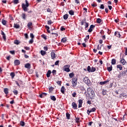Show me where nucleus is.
I'll list each match as a JSON object with an SVG mask.
<instances>
[{"label": "nucleus", "instance_id": "nucleus-1", "mask_svg": "<svg viewBox=\"0 0 127 127\" xmlns=\"http://www.w3.org/2000/svg\"><path fill=\"white\" fill-rule=\"evenodd\" d=\"M87 93L88 96L90 97V99H94L95 92L94 91V89H93L91 87L87 88Z\"/></svg>", "mask_w": 127, "mask_h": 127}, {"label": "nucleus", "instance_id": "nucleus-2", "mask_svg": "<svg viewBox=\"0 0 127 127\" xmlns=\"http://www.w3.org/2000/svg\"><path fill=\"white\" fill-rule=\"evenodd\" d=\"M26 4L23 3L22 4V8L23 9L24 11H27L28 6H29V3H28V1L27 0H25Z\"/></svg>", "mask_w": 127, "mask_h": 127}, {"label": "nucleus", "instance_id": "nucleus-3", "mask_svg": "<svg viewBox=\"0 0 127 127\" xmlns=\"http://www.w3.org/2000/svg\"><path fill=\"white\" fill-rule=\"evenodd\" d=\"M83 82H84V83H85V84H86L88 87H90V86L92 85V82L87 77H85L83 78Z\"/></svg>", "mask_w": 127, "mask_h": 127}, {"label": "nucleus", "instance_id": "nucleus-4", "mask_svg": "<svg viewBox=\"0 0 127 127\" xmlns=\"http://www.w3.org/2000/svg\"><path fill=\"white\" fill-rule=\"evenodd\" d=\"M87 71L89 73H91V72L93 73V72H95V71H96V68L92 67L91 69V66H90V65H88L87 66Z\"/></svg>", "mask_w": 127, "mask_h": 127}, {"label": "nucleus", "instance_id": "nucleus-5", "mask_svg": "<svg viewBox=\"0 0 127 127\" xmlns=\"http://www.w3.org/2000/svg\"><path fill=\"white\" fill-rule=\"evenodd\" d=\"M70 65L66 64L64 66V70L65 72H70Z\"/></svg>", "mask_w": 127, "mask_h": 127}, {"label": "nucleus", "instance_id": "nucleus-6", "mask_svg": "<svg viewBox=\"0 0 127 127\" xmlns=\"http://www.w3.org/2000/svg\"><path fill=\"white\" fill-rule=\"evenodd\" d=\"M72 86L76 87L77 86V78H73L72 80Z\"/></svg>", "mask_w": 127, "mask_h": 127}, {"label": "nucleus", "instance_id": "nucleus-7", "mask_svg": "<svg viewBox=\"0 0 127 127\" xmlns=\"http://www.w3.org/2000/svg\"><path fill=\"white\" fill-rule=\"evenodd\" d=\"M94 112H96V108H93L91 109H90V110H87V114L89 115L90 113H93Z\"/></svg>", "mask_w": 127, "mask_h": 127}, {"label": "nucleus", "instance_id": "nucleus-8", "mask_svg": "<svg viewBox=\"0 0 127 127\" xmlns=\"http://www.w3.org/2000/svg\"><path fill=\"white\" fill-rule=\"evenodd\" d=\"M51 56L52 57V59H56V54H55V53H54V51H53V52L51 53Z\"/></svg>", "mask_w": 127, "mask_h": 127}, {"label": "nucleus", "instance_id": "nucleus-9", "mask_svg": "<svg viewBox=\"0 0 127 127\" xmlns=\"http://www.w3.org/2000/svg\"><path fill=\"white\" fill-rule=\"evenodd\" d=\"M95 28V25H91L90 26V28L88 30V32L91 33L92 31H93V29Z\"/></svg>", "mask_w": 127, "mask_h": 127}, {"label": "nucleus", "instance_id": "nucleus-10", "mask_svg": "<svg viewBox=\"0 0 127 127\" xmlns=\"http://www.w3.org/2000/svg\"><path fill=\"white\" fill-rule=\"evenodd\" d=\"M15 66H18L20 64V62L18 60H16L14 61Z\"/></svg>", "mask_w": 127, "mask_h": 127}, {"label": "nucleus", "instance_id": "nucleus-11", "mask_svg": "<svg viewBox=\"0 0 127 127\" xmlns=\"http://www.w3.org/2000/svg\"><path fill=\"white\" fill-rule=\"evenodd\" d=\"M71 106L72 108L74 109V110H77V107H78V106L77 105L76 103L72 102Z\"/></svg>", "mask_w": 127, "mask_h": 127}, {"label": "nucleus", "instance_id": "nucleus-12", "mask_svg": "<svg viewBox=\"0 0 127 127\" xmlns=\"http://www.w3.org/2000/svg\"><path fill=\"white\" fill-rule=\"evenodd\" d=\"M115 36H116L117 37H119V38H121V33H120L119 32L116 31L115 32V34H114Z\"/></svg>", "mask_w": 127, "mask_h": 127}, {"label": "nucleus", "instance_id": "nucleus-13", "mask_svg": "<svg viewBox=\"0 0 127 127\" xmlns=\"http://www.w3.org/2000/svg\"><path fill=\"white\" fill-rule=\"evenodd\" d=\"M120 62L123 65L127 64V61H126V60H125V59H122L120 61Z\"/></svg>", "mask_w": 127, "mask_h": 127}, {"label": "nucleus", "instance_id": "nucleus-14", "mask_svg": "<svg viewBox=\"0 0 127 127\" xmlns=\"http://www.w3.org/2000/svg\"><path fill=\"white\" fill-rule=\"evenodd\" d=\"M109 82L110 80L107 79L106 81L100 82L99 84L100 85H105V84H107V83H109Z\"/></svg>", "mask_w": 127, "mask_h": 127}, {"label": "nucleus", "instance_id": "nucleus-15", "mask_svg": "<svg viewBox=\"0 0 127 127\" xmlns=\"http://www.w3.org/2000/svg\"><path fill=\"white\" fill-rule=\"evenodd\" d=\"M25 68H26L27 69H30V68H31V65L29 63L26 64H25Z\"/></svg>", "mask_w": 127, "mask_h": 127}, {"label": "nucleus", "instance_id": "nucleus-16", "mask_svg": "<svg viewBox=\"0 0 127 127\" xmlns=\"http://www.w3.org/2000/svg\"><path fill=\"white\" fill-rule=\"evenodd\" d=\"M21 17L24 20H25L26 19V14L25 13H22Z\"/></svg>", "mask_w": 127, "mask_h": 127}, {"label": "nucleus", "instance_id": "nucleus-17", "mask_svg": "<svg viewBox=\"0 0 127 127\" xmlns=\"http://www.w3.org/2000/svg\"><path fill=\"white\" fill-rule=\"evenodd\" d=\"M46 96H47V93L45 92H43L40 95V98H44V97H46Z\"/></svg>", "mask_w": 127, "mask_h": 127}, {"label": "nucleus", "instance_id": "nucleus-18", "mask_svg": "<svg viewBox=\"0 0 127 127\" xmlns=\"http://www.w3.org/2000/svg\"><path fill=\"white\" fill-rule=\"evenodd\" d=\"M116 63H117V60L115 59H113L111 61L112 65H116Z\"/></svg>", "mask_w": 127, "mask_h": 127}, {"label": "nucleus", "instance_id": "nucleus-19", "mask_svg": "<svg viewBox=\"0 0 127 127\" xmlns=\"http://www.w3.org/2000/svg\"><path fill=\"white\" fill-rule=\"evenodd\" d=\"M61 92L62 94H65V87L62 86L61 89Z\"/></svg>", "mask_w": 127, "mask_h": 127}, {"label": "nucleus", "instance_id": "nucleus-20", "mask_svg": "<svg viewBox=\"0 0 127 127\" xmlns=\"http://www.w3.org/2000/svg\"><path fill=\"white\" fill-rule=\"evenodd\" d=\"M67 42V38L66 37H64L61 40V42L62 43H65V42Z\"/></svg>", "mask_w": 127, "mask_h": 127}, {"label": "nucleus", "instance_id": "nucleus-21", "mask_svg": "<svg viewBox=\"0 0 127 127\" xmlns=\"http://www.w3.org/2000/svg\"><path fill=\"white\" fill-rule=\"evenodd\" d=\"M107 70L109 72L113 70V65H110V66L107 67Z\"/></svg>", "mask_w": 127, "mask_h": 127}, {"label": "nucleus", "instance_id": "nucleus-22", "mask_svg": "<svg viewBox=\"0 0 127 127\" xmlns=\"http://www.w3.org/2000/svg\"><path fill=\"white\" fill-rule=\"evenodd\" d=\"M51 74V70H49L46 74L47 78H49V77H50Z\"/></svg>", "mask_w": 127, "mask_h": 127}, {"label": "nucleus", "instance_id": "nucleus-23", "mask_svg": "<svg viewBox=\"0 0 127 127\" xmlns=\"http://www.w3.org/2000/svg\"><path fill=\"white\" fill-rule=\"evenodd\" d=\"M50 99H51V100H52V101H56V97H55V96H54L53 95L50 96Z\"/></svg>", "mask_w": 127, "mask_h": 127}, {"label": "nucleus", "instance_id": "nucleus-24", "mask_svg": "<svg viewBox=\"0 0 127 127\" xmlns=\"http://www.w3.org/2000/svg\"><path fill=\"white\" fill-rule=\"evenodd\" d=\"M117 68L118 69H120V70H123V66L122 65V64H118L117 65Z\"/></svg>", "mask_w": 127, "mask_h": 127}, {"label": "nucleus", "instance_id": "nucleus-25", "mask_svg": "<svg viewBox=\"0 0 127 127\" xmlns=\"http://www.w3.org/2000/svg\"><path fill=\"white\" fill-rule=\"evenodd\" d=\"M3 92L5 95H7L8 94V88H4Z\"/></svg>", "mask_w": 127, "mask_h": 127}, {"label": "nucleus", "instance_id": "nucleus-26", "mask_svg": "<svg viewBox=\"0 0 127 127\" xmlns=\"http://www.w3.org/2000/svg\"><path fill=\"white\" fill-rule=\"evenodd\" d=\"M69 16V15L68 14H65L64 15V19L65 20H67L68 19V17Z\"/></svg>", "mask_w": 127, "mask_h": 127}, {"label": "nucleus", "instance_id": "nucleus-27", "mask_svg": "<svg viewBox=\"0 0 127 127\" xmlns=\"http://www.w3.org/2000/svg\"><path fill=\"white\" fill-rule=\"evenodd\" d=\"M14 28H16L17 29L19 28V27H20L19 24H18L17 23H14Z\"/></svg>", "mask_w": 127, "mask_h": 127}, {"label": "nucleus", "instance_id": "nucleus-28", "mask_svg": "<svg viewBox=\"0 0 127 127\" xmlns=\"http://www.w3.org/2000/svg\"><path fill=\"white\" fill-rule=\"evenodd\" d=\"M122 76H127V70L122 71Z\"/></svg>", "mask_w": 127, "mask_h": 127}, {"label": "nucleus", "instance_id": "nucleus-29", "mask_svg": "<svg viewBox=\"0 0 127 127\" xmlns=\"http://www.w3.org/2000/svg\"><path fill=\"white\" fill-rule=\"evenodd\" d=\"M13 93L14 95L17 96V95L18 94V91L17 90H16V89H14L13 90Z\"/></svg>", "mask_w": 127, "mask_h": 127}, {"label": "nucleus", "instance_id": "nucleus-30", "mask_svg": "<svg viewBox=\"0 0 127 127\" xmlns=\"http://www.w3.org/2000/svg\"><path fill=\"white\" fill-rule=\"evenodd\" d=\"M10 76H11V79H13L14 78V76H15V73H14V72H11L10 73Z\"/></svg>", "mask_w": 127, "mask_h": 127}, {"label": "nucleus", "instance_id": "nucleus-31", "mask_svg": "<svg viewBox=\"0 0 127 127\" xmlns=\"http://www.w3.org/2000/svg\"><path fill=\"white\" fill-rule=\"evenodd\" d=\"M40 53H41V55H42V56H44V55H45L46 54V52H45L43 50H41L40 51Z\"/></svg>", "mask_w": 127, "mask_h": 127}, {"label": "nucleus", "instance_id": "nucleus-32", "mask_svg": "<svg viewBox=\"0 0 127 127\" xmlns=\"http://www.w3.org/2000/svg\"><path fill=\"white\" fill-rule=\"evenodd\" d=\"M14 44H16V45H18V44H19V43H20V42H19V40H15L14 41Z\"/></svg>", "mask_w": 127, "mask_h": 127}, {"label": "nucleus", "instance_id": "nucleus-33", "mask_svg": "<svg viewBox=\"0 0 127 127\" xmlns=\"http://www.w3.org/2000/svg\"><path fill=\"white\" fill-rule=\"evenodd\" d=\"M70 114H69L68 113H66V118L67 120H70Z\"/></svg>", "mask_w": 127, "mask_h": 127}, {"label": "nucleus", "instance_id": "nucleus-34", "mask_svg": "<svg viewBox=\"0 0 127 127\" xmlns=\"http://www.w3.org/2000/svg\"><path fill=\"white\" fill-rule=\"evenodd\" d=\"M75 122L77 123V124L80 123V118L75 117Z\"/></svg>", "mask_w": 127, "mask_h": 127}, {"label": "nucleus", "instance_id": "nucleus-35", "mask_svg": "<svg viewBox=\"0 0 127 127\" xmlns=\"http://www.w3.org/2000/svg\"><path fill=\"white\" fill-rule=\"evenodd\" d=\"M68 13L70 14V15H74V11H73L72 10H69Z\"/></svg>", "mask_w": 127, "mask_h": 127}, {"label": "nucleus", "instance_id": "nucleus-36", "mask_svg": "<svg viewBox=\"0 0 127 127\" xmlns=\"http://www.w3.org/2000/svg\"><path fill=\"white\" fill-rule=\"evenodd\" d=\"M41 37L42 38H43L44 39H45V40H46V39H47V36L44 34H42L41 35Z\"/></svg>", "mask_w": 127, "mask_h": 127}, {"label": "nucleus", "instance_id": "nucleus-37", "mask_svg": "<svg viewBox=\"0 0 127 127\" xmlns=\"http://www.w3.org/2000/svg\"><path fill=\"white\" fill-rule=\"evenodd\" d=\"M74 76H75L74 72H71L69 74V76L70 78H72L73 77H74Z\"/></svg>", "mask_w": 127, "mask_h": 127}, {"label": "nucleus", "instance_id": "nucleus-38", "mask_svg": "<svg viewBox=\"0 0 127 127\" xmlns=\"http://www.w3.org/2000/svg\"><path fill=\"white\" fill-rule=\"evenodd\" d=\"M31 26H32V22H30L27 24V27L28 28H30Z\"/></svg>", "mask_w": 127, "mask_h": 127}, {"label": "nucleus", "instance_id": "nucleus-39", "mask_svg": "<svg viewBox=\"0 0 127 127\" xmlns=\"http://www.w3.org/2000/svg\"><path fill=\"white\" fill-rule=\"evenodd\" d=\"M102 94L103 95V96L107 95V90H106L105 89H103L102 90Z\"/></svg>", "mask_w": 127, "mask_h": 127}, {"label": "nucleus", "instance_id": "nucleus-40", "mask_svg": "<svg viewBox=\"0 0 127 127\" xmlns=\"http://www.w3.org/2000/svg\"><path fill=\"white\" fill-rule=\"evenodd\" d=\"M119 97L122 98V97H127V94L126 93H122L120 95Z\"/></svg>", "mask_w": 127, "mask_h": 127}, {"label": "nucleus", "instance_id": "nucleus-41", "mask_svg": "<svg viewBox=\"0 0 127 127\" xmlns=\"http://www.w3.org/2000/svg\"><path fill=\"white\" fill-rule=\"evenodd\" d=\"M53 90H54V88H53V87L51 86V87H49V93H51V92H52V91H53Z\"/></svg>", "mask_w": 127, "mask_h": 127}, {"label": "nucleus", "instance_id": "nucleus-42", "mask_svg": "<svg viewBox=\"0 0 127 127\" xmlns=\"http://www.w3.org/2000/svg\"><path fill=\"white\" fill-rule=\"evenodd\" d=\"M1 22L3 25H5V24H6V21L3 19H2Z\"/></svg>", "mask_w": 127, "mask_h": 127}, {"label": "nucleus", "instance_id": "nucleus-43", "mask_svg": "<svg viewBox=\"0 0 127 127\" xmlns=\"http://www.w3.org/2000/svg\"><path fill=\"white\" fill-rule=\"evenodd\" d=\"M86 19H84V20H82V21L81 22V25H84V24L86 23Z\"/></svg>", "mask_w": 127, "mask_h": 127}, {"label": "nucleus", "instance_id": "nucleus-44", "mask_svg": "<svg viewBox=\"0 0 127 127\" xmlns=\"http://www.w3.org/2000/svg\"><path fill=\"white\" fill-rule=\"evenodd\" d=\"M96 22L97 23H101V22H102V20L101 19V18H97L96 20Z\"/></svg>", "mask_w": 127, "mask_h": 127}, {"label": "nucleus", "instance_id": "nucleus-45", "mask_svg": "<svg viewBox=\"0 0 127 127\" xmlns=\"http://www.w3.org/2000/svg\"><path fill=\"white\" fill-rule=\"evenodd\" d=\"M20 125L21 126V127H24L25 123L23 121H21L20 122Z\"/></svg>", "mask_w": 127, "mask_h": 127}, {"label": "nucleus", "instance_id": "nucleus-46", "mask_svg": "<svg viewBox=\"0 0 127 127\" xmlns=\"http://www.w3.org/2000/svg\"><path fill=\"white\" fill-rule=\"evenodd\" d=\"M85 29L86 30L89 27V23L85 22Z\"/></svg>", "mask_w": 127, "mask_h": 127}, {"label": "nucleus", "instance_id": "nucleus-47", "mask_svg": "<svg viewBox=\"0 0 127 127\" xmlns=\"http://www.w3.org/2000/svg\"><path fill=\"white\" fill-rule=\"evenodd\" d=\"M98 5L97 4V3L94 2L93 3L91 4V6H93V7H95V6H97Z\"/></svg>", "mask_w": 127, "mask_h": 127}, {"label": "nucleus", "instance_id": "nucleus-48", "mask_svg": "<svg viewBox=\"0 0 127 127\" xmlns=\"http://www.w3.org/2000/svg\"><path fill=\"white\" fill-rule=\"evenodd\" d=\"M74 2L76 4H80V0H74Z\"/></svg>", "mask_w": 127, "mask_h": 127}, {"label": "nucleus", "instance_id": "nucleus-49", "mask_svg": "<svg viewBox=\"0 0 127 127\" xmlns=\"http://www.w3.org/2000/svg\"><path fill=\"white\" fill-rule=\"evenodd\" d=\"M77 95V93L76 92H73L72 94V97H73V98H75L76 97V96Z\"/></svg>", "mask_w": 127, "mask_h": 127}, {"label": "nucleus", "instance_id": "nucleus-50", "mask_svg": "<svg viewBox=\"0 0 127 127\" xmlns=\"http://www.w3.org/2000/svg\"><path fill=\"white\" fill-rule=\"evenodd\" d=\"M100 8H101V9H104L105 8V6H104V4H102L100 6Z\"/></svg>", "mask_w": 127, "mask_h": 127}, {"label": "nucleus", "instance_id": "nucleus-51", "mask_svg": "<svg viewBox=\"0 0 127 127\" xmlns=\"http://www.w3.org/2000/svg\"><path fill=\"white\" fill-rule=\"evenodd\" d=\"M80 90L81 91H86V89H85V87H84V86L80 87Z\"/></svg>", "mask_w": 127, "mask_h": 127}, {"label": "nucleus", "instance_id": "nucleus-52", "mask_svg": "<svg viewBox=\"0 0 127 127\" xmlns=\"http://www.w3.org/2000/svg\"><path fill=\"white\" fill-rule=\"evenodd\" d=\"M29 44H32L33 43V39H31L29 41Z\"/></svg>", "mask_w": 127, "mask_h": 127}, {"label": "nucleus", "instance_id": "nucleus-53", "mask_svg": "<svg viewBox=\"0 0 127 127\" xmlns=\"http://www.w3.org/2000/svg\"><path fill=\"white\" fill-rule=\"evenodd\" d=\"M56 72H57V71H56V70H55V69H54V70L52 71V73H53L54 76H55V75H56Z\"/></svg>", "mask_w": 127, "mask_h": 127}, {"label": "nucleus", "instance_id": "nucleus-54", "mask_svg": "<svg viewBox=\"0 0 127 127\" xmlns=\"http://www.w3.org/2000/svg\"><path fill=\"white\" fill-rule=\"evenodd\" d=\"M123 76L122 73L120 72V74L118 75V78H121Z\"/></svg>", "mask_w": 127, "mask_h": 127}, {"label": "nucleus", "instance_id": "nucleus-55", "mask_svg": "<svg viewBox=\"0 0 127 127\" xmlns=\"http://www.w3.org/2000/svg\"><path fill=\"white\" fill-rule=\"evenodd\" d=\"M61 83H62V81H57V84H58V85H60V86H61Z\"/></svg>", "mask_w": 127, "mask_h": 127}, {"label": "nucleus", "instance_id": "nucleus-56", "mask_svg": "<svg viewBox=\"0 0 127 127\" xmlns=\"http://www.w3.org/2000/svg\"><path fill=\"white\" fill-rule=\"evenodd\" d=\"M2 37H3V40H4V41H5V40H6V37L5 36V35H2Z\"/></svg>", "mask_w": 127, "mask_h": 127}, {"label": "nucleus", "instance_id": "nucleus-57", "mask_svg": "<svg viewBox=\"0 0 127 127\" xmlns=\"http://www.w3.org/2000/svg\"><path fill=\"white\" fill-rule=\"evenodd\" d=\"M78 103L79 104H83V100H82V99H79V100H78Z\"/></svg>", "mask_w": 127, "mask_h": 127}, {"label": "nucleus", "instance_id": "nucleus-58", "mask_svg": "<svg viewBox=\"0 0 127 127\" xmlns=\"http://www.w3.org/2000/svg\"><path fill=\"white\" fill-rule=\"evenodd\" d=\"M126 119H127V114H125L124 115L123 121H125V120H126Z\"/></svg>", "mask_w": 127, "mask_h": 127}, {"label": "nucleus", "instance_id": "nucleus-59", "mask_svg": "<svg viewBox=\"0 0 127 127\" xmlns=\"http://www.w3.org/2000/svg\"><path fill=\"white\" fill-rule=\"evenodd\" d=\"M65 28H64L63 26H62L61 27V31H64V30H65Z\"/></svg>", "mask_w": 127, "mask_h": 127}, {"label": "nucleus", "instance_id": "nucleus-60", "mask_svg": "<svg viewBox=\"0 0 127 127\" xmlns=\"http://www.w3.org/2000/svg\"><path fill=\"white\" fill-rule=\"evenodd\" d=\"M10 53L11 54H12V55H14V54H15V53L14 52V51H10Z\"/></svg>", "mask_w": 127, "mask_h": 127}, {"label": "nucleus", "instance_id": "nucleus-61", "mask_svg": "<svg viewBox=\"0 0 127 127\" xmlns=\"http://www.w3.org/2000/svg\"><path fill=\"white\" fill-rule=\"evenodd\" d=\"M125 55L127 56V48H125Z\"/></svg>", "mask_w": 127, "mask_h": 127}, {"label": "nucleus", "instance_id": "nucleus-62", "mask_svg": "<svg viewBox=\"0 0 127 127\" xmlns=\"http://www.w3.org/2000/svg\"><path fill=\"white\" fill-rule=\"evenodd\" d=\"M55 65H59V61H56L55 63Z\"/></svg>", "mask_w": 127, "mask_h": 127}, {"label": "nucleus", "instance_id": "nucleus-63", "mask_svg": "<svg viewBox=\"0 0 127 127\" xmlns=\"http://www.w3.org/2000/svg\"><path fill=\"white\" fill-rule=\"evenodd\" d=\"M52 23V21L51 20H50L48 21V24H51Z\"/></svg>", "mask_w": 127, "mask_h": 127}, {"label": "nucleus", "instance_id": "nucleus-64", "mask_svg": "<svg viewBox=\"0 0 127 127\" xmlns=\"http://www.w3.org/2000/svg\"><path fill=\"white\" fill-rule=\"evenodd\" d=\"M47 12H51V9L50 8L47 9Z\"/></svg>", "mask_w": 127, "mask_h": 127}]
</instances>
